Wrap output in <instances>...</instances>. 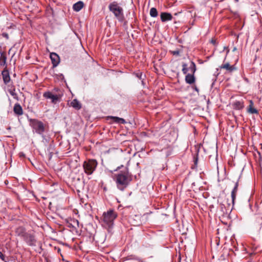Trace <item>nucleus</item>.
<instances>
[{
  "mask_svg": "<svg viewBox=\"0 0 262 262\" xmlns=\"http://www.w3.org/2000/svg\"><path fill=\"white\" fill-rule=\"evenodd\" d=\"M116 183L117 188L121 191L124 190L132 180V175L127 170L121 171L116 174Z\"/></svg>",
  "mask_w": 262,
  "mask_h": 262,
  "instance_id": "nucleus-1",
  "label": "nucleus"
},
{
  "mask_svg": "<svg viewBox=\"0 0 262 262\" xmlns=\"http://www.w3.org/2000/svg\"><path fill=\"white\" fill-rule=\"evenodd\" d=\"M118 216L117 213L113 209L104 212L102 215V225L106 228H110L114 225V221Z\"/></svg>",
  "mask_w": 262,
  "mask_h": 262,
  "instance_id": "nucleus-2",
  "label": "nucleus"
},
{
  "mask_svg": "<svg viewBox=\"0 0 262 262\" xmlns=\"http://www.w3.org/2000/svg\"><path fill=\"white\" fill-rule=\"evenodd\" d=\"M109 10L112 12L115 17L120 22H123L124 20V11L123 8L119 6L117 2H113L108 5Z\"/></svg>",
  "mask_w": 262,
  "mask_h": 262,
  "instance_id": "nucleus-3",
  "label": "nucleus"
},
{
  "mask_svg": "<svg viewBox=\"0 0 262 262\" xmlns=\"http://www.w3.org/2000/svg\"><path fill=\"white\" fill-rule=\"evenodd\" d=\"M98 165V162L95 159H88L84 161L82 167L84 172L87 175H91L95 171Z\"/></svg>",
  "mask_w": 262,
  "mask_h": 262,
  "instance_id": "nucleus-4",
  "label": "nucleus"
},
{
  "mask_svg": "<svg viewBox=\"0 0 262 262\" xmlns=\"http://www.w3.org/2000/svg\"><path fill=\"white\" fill-rule=\"evenodd\" d=\"M29 121L33 132L40 135H43L45 131L44 124L41 121L35 119H30Z\"/></svg>",
  "mask_w": 262,
  "mask_h": 262,
  "instance_id": "nucleus-5",
  "label": "nucleus"
},
{
  "mask_svg": "<svg viewBox=\"0 0 262 262\" xmlns=\"http://www.w3.org/2000/svg\"><path fill=\"white\" fill-rule=\"evenodd\" d=\"M43 96L47 99H51L52 103L56 104L57 102L60 101L62 95H53L52 92L47 91L43 93Z\"/></svg>",
  "mask_w": 262,
  "mask_h": 262,
  "instance_id": "nucleus-6",
  "label": "nucleus"
},
{
  "mask_svg": "<svg viewBox=\"0 0 262 262\" xmlns=\"http://www.w3.org/2000/svg\"><path fill=\"white\" fill-rule=\"evenodd\" d=\"M23 239L30 246H35L36 242L34 235L30 232L26 233L23 237Z\"/></svg>",
  "mask_w": 262,
  "mask_h": 262,
  "instance_id": "nucleus-7",
  "label": "nucleus"
},
{
  "mask_svg": "<svg viewBox=\"0 0 262 262\" xmlns=\"http://www.w3.org/2000/svg\"><path fill=\"white\" fill-rule=\"evenodd\" d=\"M2 77L3 79L4 83L6 85H8L11 83V78L10 77V74L8 70L6 69H5L2 73Z\"/></svg>",
  "mask_w": 262,
  "mask_h": 262,
  "instance_id": "nucleus-8",
  "label": "nucleus"
},
{
  "mask_svg": "<svg viewBox=\"0 0 262 262\" xmlns=\"http://www.w3.org/2000/svg\"><path fill=\"white\" fill-rule=\"evenodd\" d=\"M50 58L53 64V67H57L60 62L59 56L56 53L53 52L50 54Z\"/></svg>",
  "mask_w": 262,
  "mask_h": 262,
  "instance_id": "nucleus-9",
  "label": "nucleus"
},
{
  "mask_svg": "<svg viewBox=\"0 0 262 262\" xmlns=\"http://www.w3.org/2000/svg\"><path fill=\"white\" fill-rule=\"evenodd\" d=\"M8 91L10 94L13 97V98L16 100H18V96L16 93L15 86L13 84V83L8 85Z\"/></svg>",
  "mask_w": 262,
  "mask_h": 262,
  "instance_id": "nucleus-10",
  "label": "nucleus"
},
{
  "mask_svg": "<svg viewBox=\"0 0 262 262\" xmlns=\"http://www.w3.org/2000/svg\"><path fill=\"white\" fill-rule=\"evenodd\" d=\"M160 17L162 22L171 20L172 19V15L167 12H162L160 14Z\"/></svg>",
  "mask_w": 262,
  "mask_h": 262,
  "instance_id": "nucleus-11",
  "label": "nucleus"
},
{
  "mask_svg": "<svg viewBox=\"0 0 262 262\" xmlns=\"http://www.w3.org/2000/svg\"><path fill=\"white\" fill-rule=\"evenodd\" d=\"M69 104L76 110H79L82 107L81 104L77 99H73Z\"/></svg>",
  "mask_w": 262,
  "mask_h": 262,
  "instance_id": "nucleus-12",
  "label": "nucleus"
},
{
  "mask_svg": "<svg viewBox=\"0 0 262 262\" xmlns=\"http://www.w3.org/2000/svg\"><path fill=\"white\" fill-rule=\"evenodd\" d=\"M185 82L189 84H193L195 81V78L194 77V74H187L185 76Z\"/></svg>",
  "mask_w": 262,
  "mask_h": 262,
  "instance_id": "nucleus-13",
  "label": "nucleus"
},
{
  "mask_svg": "<svg viewBox=\"0 0 262 262\" xmlns=\"http://www.w3.org/2000/svg\"><path fill=\"white\" fill-rule=\"evenodd\" d=\"M27 232L26 231V229L24 227L22 226H19L16 228L15 229V234L16 235L18 236L23 237L26 234Z\"/></svg>",
  "mask_w": 262,
  "mask_h": 262,
  "instance_id": "nucleus-14",
  "label": "nucleus"
},
{
  "mask_svg": "<svg viewBox=\"0 0 262 262\" xmlns=\"http://www.w3.org/2000/svg\"><path fill=\"white\" fill-rule=\"evenodd\" d=\"M220 68L225 69L227 71L230 72L236 70V68L234 66H231L228 62L222 64L220 66Z\"/></svg>",
  "mask_w": 262,
  "mask_h": 262,
  "instance_id": "nucleus-15",
  "label": "nucleus"
},
{
  "mask_svg": "<svg viewBox=\"0 0 262 262\" xmlns=\"http://www.w3.org/2000/svg\"><path fill=\"white\" fill-rule=\"evenodd\" d=\"M84 6V4L82 1H79L73 6V9L76 12L79 11Z\"/></svg>",
  "mask_w": 262,
  "mask_h": 262,
  "instance_id": "nucleus-16",
  "label": "nucleus"
},
{
  "mask_svg": "<svg viewBox=\"0 0 262 262\" xmlns=\"http://www.w3.org/2000/svg\"><path fill=\"white\" fill-rule=\"evenodd\" d=\"M13 111L15 114L17 115H21L23 113V109L20 104L16 103L14 105Z\"/></svg>",
  "mask_w": 262,
  "mask_h": 262,
  "instance_id": "nucleus-17",
  "label": "nucleus"
},
{
  "mask_svg": "<svg viewBox=\"0 0 262 262\" xmlns=\"http://www.w3.org/2000/svg\"><path fill=\"white\" fill-rule=\"evenodd\" d=\"M234 108L236 110H241L244 107V103L242 101H236L233 104Z\"/></svg>",
  "mask_w": 262,
  "mask_h": 262,
  "instance_id": "nucleus-18",
  "label": "nucleus"
},
{
  "mask_svg": "<svg viewBox=\"0 0 262 262\" xmlns=\"http://www.w3.org/2000/svg\"><path fill=\"white\" fill-rule=\"evenodd\" d=\"M111 118L113 120L114 122L117 123H121L124 124L125 123V121L124 119L118 117L111 116Z\"/></svg>",
  "mask_w": 262,
  "mask_h": 262,
  "instance_id": "nucleus-19",
  "label": "nucleus"
},
{
  "mask_svg": "<svg viewBox=\"0 0 262 262\" xmlns=\"http://www.w3.org/2000/svg\"><path fill=\"white\" fill-rule=\"evenodd\" d=\"M250 103H251V104L249 105V108L248 110V112L251 114H257L258 111L252 106L253 102L252 101H250Z\"/></svg>",
  "mask_w": 262,
  "mask_h": 262,
  "instance_id": "nucleus-20",
  "label": "nucleus"
},
{
  "mask_svg": "<svg viewBox=\"0 0 262 262\" xmlns=\"http://www.w3.org/2000/svg\"><path fill=\"white\" fill-rule=\"evenodd\" d=\"M6 55L3 53H2L0 57V64L4 65L6 62Z\"/></svg>",
  "mask_w": 262,
  "mask_h": 262,
  "instance_id": "nucleus-21",
  "label": "nucleus"
},
{
  "mask_svg": "<svg viewBox=\"0 0 262 262\" xmlns=\"http://www.w3.org/2000/svg\"><path fill=\"white\" fill-rule=\"evenodd\" d=\"M150 15L152 17H156L158 16V11L155 8H151L150 9Z\"/></svg>",
  "mask_w": 262,
  "mask_h": 262,
  "instance_id": "nucleus-22",
  "label": "nucleus"
},
{
  "mask_svg": "<svg viewBox=\"0 0 262 262\" xmlns=\"http://www.w3.org/2000/svg\"><path fill=\"white\" fill-rule=\"evenodd\" d=\"M221 209L224 213H226V214H227L228 213V212L231 211L232 209L230 208V204H228V209H226V207H225L224 205L222 204L221 205Z\"/></svg>",
  "mask_w": 262,
  "mask_h": 262,
  "instance_id": "nucleus-23",
  "label": "nucleus"
},
{
  "mask_svg": "<svg viewBox=\"0 0 262 262\" xmlns=\"http://www.w3.org/2000/svg\"><path fill=\"white\" fill-rule=\"evenodd\" d=\"M189 69L191 71V72H192V73L194 74V73L196 71V69L195 64L194 62H193V61L191 62V64L189 67Z\"/></svg>",
  "mask_w": 262,
  "mask_h": 262,
  "instance_id": "nucleus-24",
  "label": "nucleus"
},
{
  "mask_svg": "<svg viewBox=\"0 0 262 262\" xmlns=\"http://www.w3.org/2000/svg\"><path fill=\"white\" fill-rule=\"evenodd\" d=\"M182 72L184 74H186L188 71V69L187 68V64L186 63H182Z\"/></svg>",
  "mask_w": 262,
  "mask_h": 262,
  "instance_id": "nucleus-25",
  "label": "nucleus"
},
{
  "mask_svg": "<svg viewBox=\"0 0 262 262\" xmlns=\"http://www.w3.org/2000/svg\"><path fill=\"white\" fill-rule=\"evenodd\" d=\"M136 76L137 77H138L140 79L143 80L144 75L142 73H137L136 74ZM142 84H144L143 80H142Z\"/></svg>",
  "mask_w": 262,
  "mask_h": 262,
  "instance_id": "nucleus-26",
  "label": "nucleus"
},
{
  "mask_svg": "<svg viewBox=\"0 0 262 262\" xmlns=\"http://www.w3.org/2000/svg\"><path fill=\"white\" fill-rule=\"evenodd\" d=\"M238 181H237L235 183L234 187L233 189H232L231 192H234V193H237V189H238Z\"/></svg>",
  "mask_w": 262,
  "mask_h": 262,
  "instance_id": "nucleus-27",
  "label": "nucleus"
},
{
  "mask_svg": "<svg viewBox=\"0 0 262 262\" xmlns=\"http://www.w3.org/2000/svg\"><path fill=\"white\" fill-rule=\"evenodd\" d=\"M236 193L231 192V198H232V202L233 205L234 203L235 200L236 199Z\"/></svg>",
  "mask_w": 262,
  "mask_h": 262,
  "instance_id": "nucleus-28",
  "label": "nucleus"
},
{
  "mask_svg": "<svg viewBox=\"0 0 262 262\" xmlns=\"http://www.w3.org/2000/svg\"><path fill=\"white\" fill-rule=\"evenodd\" d=\"M0 258L3 260V261H5V255L2 253V252H1L0 251Z\"/></svg>",
  "mask_w": 262,
  "mask_h": 262,
  "instance_id": "nucleus-29",
  "label": "nucleus"
},
{
  "mask_svg": "<svg viewBox=\"0 0 262 262\" xmlns=\"http://www.w3.org/2000/svg\"><path fill=\"white\" fill-rule=\"evenodd\" d=\"M210 42L214 46H216L217 45L216 39L214 38H212L210 40Z\"/></svg>",
  "mask_w": 262,
  "mask_h": 262,
  "instance_id": "nucleus-30",
  "label": "nucleus"
},
{
  "mask_svg": "<svg viewBox=\"0 0 262 262\" xmlns=\"http://www.w3.org/2000/svg\"><path fill=\"white\" fill-rule=\"evenodd\" d=\"M172 53L173 55H178L180 54V52L179 50H176V51H172Z\"/></svg>",
  "mask_w": 262,
  "mask_h": 262,
  "instance_id": "nucleus-31",
  "label": "nucleus"
},
{
  "mask_svg": "<svg viewBox=\"0 0 262 262\" xmlns=\"http://www.w3.org/2000/svg\"><path fill=\"white\" fill-rule=\"evenodd\" d=\"M4 262H16L14 259H5V261H4Z\"/></svg>",
  "mask_w": 262,
  "mask_h": 262,
  "instance_id": "nucleus-32",
  "label": "nucleus"
},
{
  "mask_svg": "<svg viewBox=\"0 0 262 262\" xmlns=\"http://www.w3.org/2000/svg\"><path fill=\"white\" fill-rule=\"evenodd\" d=\"M3 36L6 38H7V39L9 38V36H8V34L7 33H4L3 34Z\"/></svg>",
  "mask_w": 262,
  "mask_h": 262,
  "instance_id": "nucleus-33",
  "label": "nucleus"
},
{
  "mask_svg": "<svg viewBox=\"0 0 262 262\" xmlns=\"http://www.w3.org/2000/svg\"><path fill=\"white\" fill-rule=\"evenodd\" d=\"M193 89H194L196 92H197L198 93L199 92V89H198L196 86H194V87L193 88Z\"/></svg>",
  "mask_w": 262,
  "mask_h": 262,
  "instance_id": "nucleus-34",
  "label": "nucleus"
},
{
  "mask_svg": "<svg viewBox=\"0 0 262 262\" xmlns=\"http://www.w3.org/2000/svg\"><path fill=\"white\" fill-rule=\"evenodd\" d=\"M76 222L77 224H78V221L77 220H76Z\"/></svg>",
  "mask_w": 262,
  "mask_h": 262,
  "instance_id": "nucleus-35",
  "label": "nucleus"
},
{
  "mask_svg": "<svg viewBox=\"0 0 262 262\" xmlns=\"http://www.w3.org/2000/svg\"><path fill=\"white\" fill-rule=\"evenodd\" d=\"M196 161H197V159H196L195 161V163H196Z\"/></svg>",
  "mask_w": 262,
  "mask_h": 262,
  "instance_id": "nucleus-36",
  "label": "nucleus"
}]
</instances>
